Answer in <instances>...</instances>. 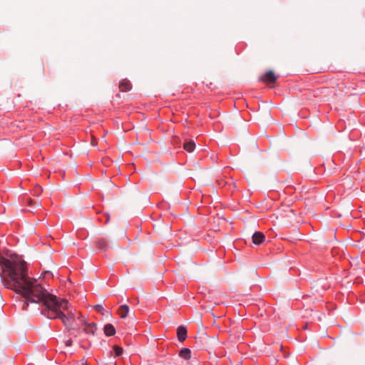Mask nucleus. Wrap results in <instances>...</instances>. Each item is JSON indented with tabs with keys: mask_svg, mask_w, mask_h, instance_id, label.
I'll use <instances>...</instances> for the list:
<instances>
[{
	"mask_svg": "<svg viewBox=\"0 0 365 365\" xmlns=\"http://www.w3.org/2000/svg\"><path fill=\"white\" fill-rule=\"evenodd\" d=\"M0 275L4 285L26 299L21 309L26 310L29 302L41 303V314L51 319H60L65 327H71L75 315L69 309L68 300L47 292L36 279L27 274L26 263L16 255L6 258L0 255Z\"/></svg>",
	"mask_w": 365,
	"mask_h": 365,
	"instance_id": "nucleus-1",
	"label": "nucleus"
},
{
	"mask_svg": "<svg viewBox=\"0 0 365 365\" xmlns=\"http://www.w3.org/2000/svg\"><path fill=\"white\" fill-rule=\"evenodd\" d=\"M277 77L274 75L272 71H268L261 76L259 80L269 86L270 88L273 87V84L276 82Z\"/></svg>",
	"mask_w": 365,
	"mask_h": 365,
	"instance_id": "nucleus-2",
	"label": "nucleus"
},
{
	"mask_svg": "<svg viewBox=\"0 0 365 365\" xmlns=\"http://www.w3.org/2000/svg\"><path fill=\"white\" fill-rule=\"evenodd\" d=\"M265 240V235L261 232H255L252 235V242L257 245H261Z\"/></svg>",
	"mask_w": 365,
	"mask_h": 365,
	"instance_id": "nucleus-3",
	"label": "nucleus"
},
{
	"mask_svg": "<svg viewBox=\"0 0 365 365\" xmlns=\"http://www.w3.org/2000/svg\"><path fill=\"white\" fill-rule=\"evenodd\" d=\"M132 88V84L128 79L122 80L119 83V89L122 92H127Z\"/></svg>",
	"mask_w": 365,
	"mask_h": 365,
	"instance_id": "nucleus-4",
	"label": "nucleus"
},
{
	"mask_svg": "<svg viewBox=\"0 0 365 365\" xmlns=\"http://www.w3.org/2000/svg\"><path fill=\"white\" fill-rule=\"evenodd\" d=\"M96 244L97 248L103 252H106L108 246V242L105 238L98 239Z\"/></svg>",
	"mask_w": 365,
	"mask_h": 365,
	"instance_id": "nucleus-5",
	"label": "nucleus"
},
{
	"mask_svg": "<svg viewBox=\"0 0 365 365\" xmlns=\"http://www.w3.org/2000/svg\"><path fill=\"white\" fill-rule=\"evenodd\" d=\"M177 336L180 342L184 341L187 338V329L184 327H179L177 329Z\"/></svg>",
	"mask_w": 365,
	"mask_h": 365,
	"instance_id": "nucleus-6",
	"label": "nucleus"
},
{
	"mask_svg": "<svg viewBox=\"0 0 365 365\" xmlns=\"http://www.w3.org/2000/svg\"><path fill=\"white\" fill-rule=\"evenodd\" d=\"M86 334H94L96 330V324L95 323H86L83 329Z\"/></svg>",
	"mask_w": 365,
	"mask_h": 365,
	"instance_id": "nucleus-7",
	"label": "nucleus"
},
{
	"mask_svg": "<svg viewBox=\"0 0 365 365\" xmlns=\"http://www.w3.org/2000/svg\"><path fill=\"white\" fill-rule=\"evenodd\" d=\"M104 333L108 336H112L115 334V329L111 324H107L104 327Z\"/></svg>",
	"mask_w": 365,
	"mask_h": 365,
	"instance_id": "nucleus-8",
	"label": "nucleus"
},
{
	"mask_svg": "<svg viewBox=\"0 0 365 365\" xmlns=\"http://www.w3.org/2000/svg\"><path fill=\"white\" fill-rule=\"evenodd\" d=\"M179 356L185 360H188L191 358V351L188 348H182L179 351Z\"/></svg>",
	"mask_w": 365,
	"mask_h": 365,
	"instance_id": "nucleus-9",
	"label": "nucleus"
},
{
	"mask_svg": "<svg viewBox=\"0 0 365 365\" xmlns=\"http://www.w3.org/2000/svg\"><path fill=\"white\" fill-rule=\"evenodd\" d=\"M129 312V307L123 304L121 305L118 310V314L121 318H125Z\"/></svg>",
	"mask_w": 365,
	"mask_h": 365,
	"instance_id": "nucleus-10",
	"label": "nucleus"
},
{
	"mask_svg": "<svg viewBox=\"0 0 365 365\" xmlns=\"http://www.w3.org/2000/svg\"><path fill=\"white\" fill-rule=\"evenodd\" d=\"M183 148L187 152L191 153L195 148V143L193 140L185 141L183 143Z\"/></svg>",
	"mask_w": 365,
	"mask_h": 365,
	"instance_id": "nucleus-11",
	"label": "nucleus"
},
{
	"mask_svg": "<svg viewBox=\"0 0 365 365\" xmlns=\"http://www.w3.org/2000/svg\"><path fill=\"white\" fill-rule=\"evenodd\" d=\"M113 349L115 356H120L123 354V349L121 346L115 345Z\"/></svg>",
	"mask_w": 365,
	"mask_h": 365,
	"instance_id": "nucleus-12",
	"label": "nucleus"
},
{
	"mask_svg": "<svg viewBox=\"0 0 365 365\" xmlns=\"http://www.w3.org/2000/svg\"><path fill=\"white\" fill-rule=\"evenodd\" d=\"M98 220L104 224H107L110 220V216L108 214H104L103 216L100 217Z\"/></svg>",
	"mask_w": 365,
	"mask_h": 365,
	"instance_id": "nucleus-13",
	"label": "nucleus"
},
{
	"mask_svg": "<svg viewBox=\"0 0 365 365\" xmlns=\"http://www.w3.org/2000/svg\"><path fill=\"white\" fill-rule=\"evenodd\" d=\"M68 304L69 309H70V310H71V311H72V313L75 315V319H76V318H77V319H80V317H77V316H76V313L74 312H76V309H73V308H72V307L70 305V304H69L68 302ZM75 321H76V319H74V321H73V324H72V325H71V327H67V328H69V329H73V324H74Z\"/></svg>",
	"mask_w": 365,
	"mask_h": 365,
	"instance_id": "nucleus-14",
	"label": "nucleus"
},
{
	"mask_svg": "<svg viewBox=\"0 0 365 365\" xmlns=\"http://www.w3.org/2000/svg\"><path fill=\"white\" fill-rule=\"evenodd\" d=\"M42 192V187L40 185H36L34 189V195H39Z\"/></svg>",
	"mask_w": 365,
	"mask_h": 365,
	"instance_id": "nucleus-15",
	"label": "nucleus"
},
{
	"mask_svg": "<svg viewBox=\"0 0 365 365\" xmlns=\"http://www.w3.org/2000/svg\"><path fill=\"white\" fill-rule=\"evenodd\" d=\"M95 309L98 312H101L103 310V306L100 304L96 305Z\"/></svg>",
	"mask_w": 365,
	"mask_h": 365,
	"instance_id": "nucleus-16",
	"label": "nucleus"
},
{
	"mask_svg": "<svg viewBox=\"0 0 365 365\" xmlns=\"http://www.w3.org/2000/svg\"><path fill=\"white\" fill-rule=\"evenodd\" d=\"M72 340L71 339L65 341V344L66 346H71L72 345Z\"/></svg>",
	"mask_w": 365,
	"mask_h": 365,
	"instance_id": "nucleus-17",
	"label": "nucleus"
},
{
	"mask_svg": "<svg viewBox=\"0 0 365 365\" xmlns=\"http://www.w3.org/2000/svg\"><path fill=\"white\" fill-rule=\"evenodd\" d=\"M91 145L96 146L97 145V139L94 137L91 139Z\"/></svg>",
	"mask_w": 365,
	"mask_h": 365,
	"instance_id": "nucleus-18",
	"label": "nucleus"
},
{
	"mask_svg": "<svg viewBox=\"0 0 365 365\" xmlns=\"http://www.w3.org/2000/svg\"><path fill=\"white\" fill-rule=\"evenodd\" d=\"M36 203V202L35 200H30V202H29V205H34Z\"/></svg>",
	"mask_w": 365,
	"mask_h": 365,
	"instance_id": "nucleus-19",
	"label": "nucleus"
},
{
	"mask_svg": "<svg viewBox=\"0 0 365 365\" xmlns=\"http://www.w3.org/2000/svg\"><path fill=\"white\" fill-rule=\"evenodd\" d=\"M81 365H87V363H86V362H84V361H82V362H81Z\"/></svg>",
	"mask_w": 365,
	"mask_h": 365,
	"instance_id": "nucleus-20",
	"label": "nucleus"
}]
</instances>
